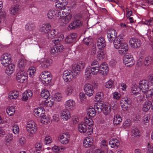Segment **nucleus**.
Listing matches in <instances>:
<instances>
[{"mask_svg": "<svg viewBox=\"0 0 153 153\" xmlns=\"http://www.w3.org/2000/svg\"><path fill=\"white\" fill-rule=\"evenodd\" d=\"M105 57L104 53L101 51H98L97 55V57L100 60L102 59Z\"/></svg>", "mask_w": 153, "mask_h": 153, "instance_id": "obj_48", "label": "nucleus"}, {"mask_svg": "<svg viewBox=\"0 0 153 153\" xmlns=\"http://www.w3.org/2000/svg\"><path fill=\"white\" fill-rule=\"evenodd\" d=\"M13 131L15 134H16L18 133L19 131V129L17 125H15L13 126Z\"/></svg>", "mask_w": 153, "mask_h": 153, "instance_id": "obj_61", "label": "nucleus"}, {"mask_svg": "<svg viewBox=\"0 0 153 153\" xmlns=\"http://www.w3.org/2000/svg\"><path fill=\"white\" fill-rule=\"evenodd\" d=\"M103 94L102 93H98L96 94L95 96V98L96 99V100L99 101L100 98H101V95Z\"/></svg>", "mask_w": 153, "mask_h": 153, "instance_id": "obj_62", "label": "nucleus"}, {"mask_svg": "<svg viewBox=\"0 0 153 153\" xmlns=\"http://www.w3.org/2000/svg\"><path fill=\"white\" fill-rule=\"evenodd\" d=\"M78 130L80 133L89 135L92 133L93 130L91 126H88L81 122L78 125Z\"/></svg>", "mask_w": 153, "mask_h": 153, "instance_id": "obj_3", "label": "nucleus"}, {"mask_svg": "<svg viewBox=\"0 0 153 153\" xmlns=\"http://www.w3.org/2000/svg\"><path fill=\"white\" fill-rule=\"evenodd\" d=\"M36 71V68H29L27 71V73L29 76L31 77H33L35 74Z\"/></svg>", "mask_w": 153, "mask_h": 153, "instance_id": "obj_32", "label": "nucleus"}, {"mask_svg": "<svg viewBox=\"0 0 153 153\" xmlns=\"http://www.w3.org/2000/svg\"><path fill=\"white\" fill-rule=\"evenodd\" d=\"M51 28L49 24L43 25L40 29V31L43 33H46V35Z\"/></svg>", "mask_w": 153, "mask_h": 153, "instance_id": "obj_22", "label": "nucleus"}, {"mask_svg": "<svg viewBox=\"0 0 153 153\" xmlns=\"http://www.w3.org/2000/svg\"><path fill=\"white\" fill-rule=\"evenodd\" d=\"M77 35L76 33H73L68 35L65 39V42L68 43H71L75 41Z\"/></svg>", "mask_w": 153, "mask_h": 153, "instance_id": "obj_19", "label": "nucleus"}, {"mask_svg": "<svg viewBox=\"0 0 153 153\" xmlns=\"http://www.w3.org/2000/svg\"><path fill=\"white\" fill-rule=\"evenodd\" d=\"M11 56L8 53L4 54L1 56V64H4L5 67H13L15 65L11 63Z\"/></svg>", "mask_w": 153, "mask_h": 153, "instance_id": "obj_4", "label": "nucleus"}, {"mask_svg": "<svg viewBox=\"0 0 153 153\" xmlns=\"http://www.w3.org/2000/svg\"><path fill=\"white\" fill-rule=\"evenodd\" d=\"M41 96L44 99H47L50 96V93L47 90H43L41 93Z\"/></svg>", "mask_w": 153, "mask_h": 153, "instance_id": "obj_30", "label": "nucleus"}, {"mask_svg": "<svg viewBox=\"0 0 153 153\" xmlns=\"http://www.w3.org/2000/svg\"><path fill=\"white\" fill-rule=\"evenodd\" d=\"M71 68V69L70 70L71 73L72 74L73 76L74 77L77 76L79 73V71H81L84 68Z\"/></svg>", "mask_w": 153, "mask_h": 153, "instance_id": "obj_23", "label": "nucleus"}, {"mask_svg": "<svg viewBox=\"0 0 153 153\" xmlns=\"http://www.w3.org/2000/svg\"><path fill=\"white\" fill-rule=\"evenodd\" d=\"M74 104V101L71 100H68L66 103L65 104V106L66 108H68L69 109L71 110L73 109V106Z\"/></svg>", "mask_w": 153, "mask_h": 153, "instance_id": "obj_29", "label": "nucleus"}, {"mask_svg": "<svg viewBox=\"0 0 153 153\" xmlns=\"http://www.w3.org/2000/svg\"><path fill=\"white\" fill-rule=\"evenodd\" d=\"M19 92L17 91H12L10 94L9 96V98L10 99H16L18 97Z\"/></svg>", "mask_w": 153, "mask_h": 153, "instance_id": "obj_33", "label": "nucleus"}, {"mask_svg": "<svg viewBox=\"0 0 153 153\" xmlns=\"http://www.w3.org/2000/svg\"><path fill=\"white\" fill-rule=\"evenodd\" d=\"M120 104L122 110L124 111H127L129 110L131 106V104H129L128 105V104Z\"/></svg>", "mask_w": 153, "mask_h": 153, "instance_id": "obj_46", "label": "nucleus"}, {"mask_svg": "<svg viewBox=\"0 0 153 153\" xmlns=\"http://www.w3.org/2000/svg\"><path fill=\"white\" fill-rule=\"evenodd\" d=\"M103 103L98 102L96 103L94 105V109L96 112L100 113L102 110Z\"/></svg>", "mask_w": 153, "mask_h": 153, "instance_id": "obj_24", "label": "nucleus"}, {"mask_svg": "<svg viewBox=\"0 0 153 153\" xmlns=\"http://www.w3.org/2000/svg\"><path fill=\"white\" fill-rule=\"evenodd\" d=\"M35 151H40L41 150L42 148V145L41 144L39 143H36L35 145Z\"/></svg>", "mask_w": 153, "mask_h": 153, "instance_id": "obj_54", "label": "nucleus"}, {"mask_svg": "<svg viewBox=\"0 0 153 153\" xmlns=\"http://www.w3.org/2000/svg\"><path fill=\"white\" fill-rule=\"evenodd\" d=\"M106 62H104L103 63H101L100 66L98 62V61L95 60L92 62L91 64V66L96 65V66L95 67H101L102 66H106Z\"/></svg>", "mask_w": 153, "mask_h": 153, "instance_id": "obj_38", "label": "nucleus"}, {"mask_svg": "<svg viewBox=\"0 0 153 153\" xmlns=\"http://www.w3.org/2000/svg\"><path fill=\"white\" fill-rule=\"evenodd\" d=\"M132 135L134 137H139L140 136V131L137 128H134L131 131Z\"/></svg>", "mask_w": 153, "mask_h": 153, "instance_id": "obj_37", "label": "nucleus"}, {"mask_svg": "<svg viewBox=\"0 0 153 153\" xmlns=\"http://www.w3.org/2000/svg\"><path fill=\"white\" fill-rule=\"evenodd\" d=\"M146 95L147 98L150 100L153 97V89L148 91L146 93Z\"/></svg>", "mask_w": 153, "mask_h": 153, "instance_id": "obj_44", "label": "nucleus"}, {"mask_svg": "<svg viewBox=\"0 0 153 153\" xmlns=\"http://www.w3.org/2000/svg\"><path fill=\"white\" fill-rule=\"evenodd\" d=\"M26 61L23 59H19L17 63L18 67H23L26 66Z\"/></svg>", "mask_w": 153, "mask_h": 153, "instance_id": "obj_41", "label": "nucleus"}, {"mask_svg": "<svg viewBox=\"0 0 153 153\" xmlns=\"http://www.w3.org/2000/svg\"><path fill=\"white\" fill-rule=\"evenodd\" d=\"M127 104L128 105L129 104H131L130 98L127 97L123 98L120 101V104Z\"/></svg>", "mask_w": 153, "mask_h": 153, "instance_id": "obj_34", "label": "nucleus"}, {"mask_svg": "<svg viewBox=\"0 0 153 153\" xmlns=\"http://www.w3.org/2000/svg\"><path fill=\"white\" fill-rule=\"evenodd\" d=\"M52 142L51 137L49 136H46L44 140V142L46 144H49Z\"/></svg>", "mask_w": 153, "mask_h": 153, "instance_id": "obj_51", "label": "nucleus"}, {"mask_svg": "<svg viewBox=\"0 0 153 153\" xmlns=\"http://www.w3.org/2000/svg\"><path fill=\"white\" fill-rule=\"evenodd\" d=\"M87 112V114L91 117H93L95 116L96 111L92 106H90L89 108H88Z\"/></svg>", "mask_w": 153, "mask_h": 153, "instance_id": "obj_28", "label": "nucleus"}, {"mask_svg": "<svg viewBox=\"0 0 153 153\" xmlns=\"http://www.w3.org/2000/svg\"><path fill=\"white\" fill-rule=\"evenodd\" d=\"M65 5V4H63L59 3L56 4V7L59 8L60 10H63V11H64L65 10H66L68 11V10H67L65 8H64Z\"/></svg>", "mask_w": 153, "mask_h": 153, "instance_id": "obj_58", "label": "nucleus"}, {"mask_svg": "<svg viewBox=\"0 0 153 153\" xmlns=\"http://www.w3.org/2000/svg\"><path fill=\"white\" fill-rule=\"evenodd\" d=\"M151 61L149 60V59L148 57L145 58V61L143 63L144 65L146 66H148L151 64Z\"/></svg>", "mask_w": 153, "mask_h": 153, "instance_id": "obj_57", "label": "nucleus"}, {"mask_svg": "<svg viewBox=\"0 0 153 153\" xmlns=\"http://www.w3.org/2000/svg\"><path fill=\"white\" fill-rule=\"evenodd\" d=\"M92 120L91 118H88L86 117L84 118V122H82L85 125L87 126H90V125L93 124V122L91 121Z\"/></svg>", "mask_w": 153, "mask_h": 153, "instance_id": "obj_39", "label": "nucleus"}, {"mask_svg": "<svg viewBox=\"0 0 153 153\" xmlns=\"http://www.w3.org/2000/svg\"><path fill=\"white\" fill-rule=\"evenodd\" d=\"M13 135L9 133L6 137L5 139L7 142H9L13 139Z\"/></svg>", "mask_w": 153, "mask_h": 153, "instance_id": "obj_55", "label": "nucleus"}, {"mask_svg": "<svg viewBox=\"0 0 153 153\" xmlns=\"http://www.w3.org/2000/svg\"><path fill=\"white\" fill-rule=\"evenodd\" d=\"M42 109V108L38 107L37 108H35L34 110V115H35L36 116L38 117V116H40L39 114V113L41 111Z\"/></svg>", "mask_w": 153, "mask_h": 153, "instance_id": "obj_53", "label": "nucleus"}, {"mask_svg": "<svg viewBox=\"0 0 153 153\" xmlns=\"http://www.w3.org/2000/svg\"><path fill=\"white\" fill-rule=\"evenodd\" d=\"M88 70L87 68H86V70L87 71L85 72V77L87 80L89 79L91 76V72L90 70V68H88Z\"/></svg>", "mask_w": 153, "mask_h": 153, "instance_id": "obj_45", "label": "nucleus"}, {"mask_svg": "<svg viewBox=\"0 0 153 153\" xmlns=\"http://www.w3.org/2000/svg\"><path fill=\"white\" fill-rule=\"evenodd\" d=\"M124 39L122 37H119L117 38L114 43V46L116 49H119V52L121 55H122L128 50V46L127 44L123 42Z\"/></svg>", "mask_w": 153, "mask_h": 153, "instance_id": "obj_1", "label": "nucleus"}, {"mask_svg": "<svg viewBox=\"0 0 153 153\" xmlns=\"http://www.w3.org/2000/svg\"><path fill=\"white\" fill-rule=\"evenodd\" d=\"M72 23L75 28L79 27L81 25V22L79 20L74 21Z\"/></svg>", "mask_w": 153, "mask_h": 153, "instance_id": "obj_49", "label": "nucleus"}, {"mask_svg": "<svg viewBox=\"0 0 153 153\" xmlns=\"http://www.w3.org/2000/svg\"><path fill=\"white\" fill-rule=\"evenodd\" d=\"M63 77L65 82H68L72 80L74 76L71 72L68 71H65L63 74Z\"/></svg>", "mask_w": 153, "mask_h": 153, "instance_id": "obj_13", "label": "nucleus"}, {"mask_svg": "<svg viewBox=\"0 0 153 153\" xmlns=\"http://www.w3.org/2000/svg\"><path fill=\"white\" fill-rule=\"evenodd\" d=\"M109 144L113 148L117 149L119 146L120 143L119 141L116 138L112 139L109 142Z\"/></svg>", "mask_w": 153, "mask_h": 153, "instance_id": "obj_20", "label": "nucleus"}, {"mask_svg": "<svg viewBox=\"0 0 153 153\" xmlns=\"http://www.w3.org/2000/svg\"><path fill=\"white\" fill-rule=\"evenodd\" d=\"M147 153H153V148L151 146L148 147L147 149Z\"/></svg>", "mask_w": 153, "mask_h": 153, "instance_id": "obj_64", "label": "nucleus"}, {"mask_svg": "<svg viewBox=\"0 0 153 153\" xmlns=\"http://www.w3.org/2000/svg\"><path fill=\"white\" fill-rule=\"evenodd\" d=\"M113 81L110 79L105 83V86L106 88H111L113 85Z\"/></svg>", "mask_w": 153, "mask_h": 153, "instance_id": "obj_50", "label": "nucleus"}, {"mask_svg": "<svg viewBox=\"0 0 153 153\" xmlns=\"http://www.w3.org/2000/svg\"><path fill=\"white\" fill-rule=\"evenodd\" d=\"M129 43L131 47L137 48L141 46V42L140 40L136 38H131L130 39Z\"/></svg>", "mask_w": 153, "mask_h": 153, "instance_id": "obj_8", "label": "nucleus"}, {"mask_svg": "<svg viewBox=\"0 0 153 153\" xmlns=\"http://www.w3.org/2000/svg\"><path fill=\"white\" fill-rule=\"evenodd\" d=\"M132 125V122L131 120L129 119L126 120L123 124V126L125 128H126L131 126Z\"/></svg>", "mask_w": 153, "mask_h": 153, "instance_id": "obj_42", "label": "nucleus"}, {"mask_svg": "<svg viewBox=\"0 0 153 153\" xmlns=\"http://www.w3.org/2000/svg\"><path fill=\"white\" fill-rule=\"evenodd\" d=\"M117 33L115 30L111 29L108 30L107 31V36L108 41L110 43H114L115 41L117 38L118 37L122 38V36H117Z\"/></svg>", "mask_w": 153, "mask_h": 153, "instance_id": "obj_5", "label": "nucleus"}, {"mask_svg": "<svg viewBox=\"0 0 153 153\" xmlns=\"http://www.w3.org/2000/svg\"><path fill=\"white\" fill-rule=\"evenodd\" d=\"M57 34V32L55 29H50L47 33L46 36L48 39H51L56 36Z\"/></svg>", "mask_w": 153, "mask_h": 153, "instance_id": "obj_17", "label": "nucleus"}, {"mask_svg": "<svg viewBox=\"0 0 153 153\" xmlns=\"http://www.w3.org/2000/svg\"><path fill=\"white\" fill-rule=\"evenodd\" d=\"M97 45L98 47L100 49H102L105 47L106 43L104 37H101L98 39Z\"/></svg>", "mask_w": 153, "mask_h": 153, "instance_id": "obj_18", "label": "nucleus"}, {"mask_svg": "<svg viewBox=\"0 0 153 153\" xmlns=\"http://www.w3.org/2000/svg\"><path fill=\"white\" fill-rule=\"evenodd\" d=\"M105 115H108L110 113V106L108 103H103L102 111Z\"/></svg>", "mask_w": 153, "mask_h": 153, "instance_id": "obj_21", "label": "nucleus"}, {"mask_svg": "<svg viewBox=\"0 0 153 153\" xmlns=\"http://www.w3.org/2000/svg\"><path fill=\"white\" fill-rule=\"evenodd\" d=\"M61 117L64 120H67L70 118V113L68 109H66L62 111L61 114Z\"/></svg>", "mask_w": 153, "mask_h": 153, "instance_id": "obj_15", "label": "nucleus"}, {"mask_svg": "<svg viewBox=\"0 0 153 153\" xmlns=\"http://www.w3.org/2000/svg\"><path fill=\"white\" fill-rule=\"evenodd\" d=\"M32 95L33 94L31 90L26 91L22 94V100L23 101H26L28 99H30Z\"/></svg>", "mask_w": 153, "mask_h": 153, "instance_id": "obj_16", "label": "nucleus"}, {"mask_svg": "<svg viewBox=\"0 0 153 153\" xmlns=\"http://www.w3.org/2000/svg\"><path fill=\"white\" fill-rule=\"evenodd\" d=\"M70 135L68 133H63L61 135L59 140L61 143L63 144H66L69 141Z\"/></svg>", "mask_w": 153, "mask_h": 153, "instance_id": "obj_12", "label": "nucleus"}, {"mask_svg": "<svg viewBox=\"0 0 153 153\" xmlns=\"http://www.w3.org/2000/svg\"><path fill=\"white\" fill-rule=\"evenodd\" d=\"M85 94L89 97L92 96L94 93L93 86L91 84L87 83L84 86Z\"/></svg>", "mask_w": 153, "mask_h": 153, "instance_id": "obj_9", "label": "nucleus"}, {"mask_svg": "<svg viewBox=\"0 0 153 153\" xmlns=\"http://www.w3.org/2000/svg\"><path fill=\"white\" fill-rule=\"evenodd\" d=\"M51 76L50 73L48 71H45L43 72L42 74L40 75V79H44V78L49 76Z\"/></svg>", "mask_w": 153, "mask_h": 153, "instance_id": "obj_40", "label": "nucleus"}, {"mask_svg": "<svg viewBox=\"0 0 153 153\" xmlns=\"http://www.w3.org/2000/svg\"><path fill=\"white\" fill-rule=\"evenodd\" d=\"M104 68H91L90 70L92 74H95L99 72L100 70L101 69L105 70Z\"/></svg>", "mask_w": 153, "mask_h": 153, "instance_id": "obj_36", "label": "nucleus"}, {"mask_svg": "<svg viewBox=\"0 0 153 153\" xmlns=\"http://www.w3.org/2000/svg\"><path fill=\"white\" fill-rule=\"evenodd\" d=\"M20 8L19 6L18 5L11 7L10 10V13L12 15H15L18 12Z\"/></svg>", "mask_w": 153, "mask_h": 153, "instance_id": "obj_25", "label": "nucleus"}, {"mask_svg": "<svg viewBox=\"0 0 153 153\" xmlns=\"http://www.w3.org/2000/svg\"><path fill=\"white\" fill-rule=\"evenodd\" d=\"M74 91V87L71 85H68L65 91V93L68 96L71 95Z\"/></svg>", "mask_w": 153, "mask_h": 153, "instance_id": "obj_35", "label": "nucleus"}, {"mask_svg": "<svg viewBox=\"0 0 153 153\" xmlns=\"http://www.w3.org/2000/svg\"><path fill=\"white\" fill-rule=\"evenodd\" d=\"M122 120L121 118H119L118 119H116V120H113V123L114 125H117L120 124Z\"/></svg>", "mask_w": 153, "mask_h": 153, "instance_id": "obj_60", "label": "nucleus"}, {"mask_svg": "<svg viewBox=\"0 0 153 153\" xmlns=\"http://www.w3.org/2000/svg\"><path fill=\"white\" fill-rule=\"evenodd\" d=\"M56 46H53V47L51 49V53L52 54H55L57 55L58 54V52H57V49H56Z\"/></svg>", "mask_w": 153, "mask_h": 153, "instance_id": "obj_59", "label": "nucleus"}, {"mask_svg": "<svg viewBox=\"0 0 153 153\" xmlns=\"http://www.w3.org/2000/svg\"><path fill=\"white\" fill-rule=\"evenodd\" d=\"M150 107L153 110V100L152 102L149 101H146L143 105L142 110L143 111L146 112L148 111Z\"/></svg>", "mask_w": 153, "mask_h": 153, "instance_id": "obj_11", "label": "nucleus"}, {"mask_svg": "<svg viewBox=\"0 0 153 153\" xmlns=\"http://www.w3.org/2000/svg\"><path fill=\"white\" fill-rule=\"evenodd\" d=\"M13 68H6L5 73L8 75H10L13 73Z\"/></svg>", "mask_w": 153, "mask_h": 153, "instance_id": "obj_52", "label": "nucleus"}, {"mask_svg": "<svg viewBox=\"0 0 153 153\" xmlns=\"http://www.w3.org/2000/svg\"><path fill=\"white\" fill-rule=\"evenodd\" d=\"M52 63V60L51 59H44L40 63V66L42 67H48Z\"/></svg>", "mask_w": 153, "mask_h": 153, "instance_id": "obj_26", "label": "nucleus"}, {"mask_svg": "<svg viewBox=\"0 0 153 153\" xmlns=\"http://www.w3.org/2000/svg\"><path fill=\"white\" fill-rule=\"evenodd\" d=\"M26 127L28 132L32 134L36 133L37 129V127L36 123L32 121L27 123Z\"/></svg>", "mask_w": 153, "mask_h": 153, "instance_id": "obj_7", "label": "nucleus"}, {"mask_svg": "<svg viewBox=\"0 0 153 153\" xmlns=\"http://www.w3.org/2000/svg\"><path fill=\"white\" fill-rule=\"evenodd\" d=\"M56 46V49H57V52H60L63 51L64 49L63 46L60 44H59Z\"/></svg>", "mask_w": 153, "mask_h": 153, "instance_id": "obj_56", "label": "nucleus"}, {"mask_svg": "<svg viewBox=\"0 0 153 153\" xmlns=\"http://www.w3.org/2000/svg\"><path fill=\"white\" fill-rule=\"evenodd\" d=\"M34 27V25L33 24L30 23H27L25 26V29L27 30L31 31L33 30Z\"/></svg>", "mask_w": 153, "mask_h": 153, "instance_id": "obj_47", "label": "nucleus"}, {"mask_svg": "<svg viewBox=\"0 0 153 153\" xmlns=\"http://www.w3.org/2000/svg\"><path fill=\"white\" fill-rule=\"evenodd\" d=\"M49 76L44 78V79H41V80L42 81L43 83H45L46 84H48L51 82L52 79V75Z\"/></svg>", "mask_w": 153, "mask_h": 153, "instance_id": "obj_43", "label": "nucleus"}, {"mask_svg": "<svg viewBox=\"0 0 153 153\" xmlns=\"http://www.w3.org/2000/svg\"><path fill=\"white\" fill-rule=\"evenodd\" d=\"M133 58V56L131 55H125L123 58V64L127 67H132L134 64V61Z\"/></svg>", "mask_w": 153, "mask_h": 153, "instance_id": "obj_6", "label": "nucleus"}, {"mask_svg": "<svg viewBox=\"0 0 153 153\" xmlns=\"http://www.w3.org/2000/svg\"><path fill=\"white\" fill-rule=\"evenodd\" d=\"M59 12L53 10H49L47 14L48 18L50 19H53L54 17L56 16L57 13L58 15V12Z\"/></svg>", "mask_w": 153, "mask_h": 153, "instance_id": "obj_27", "label": "nucleus"}, {"mask_svg": "<svg viewBox=\"0 0 153 153\" xmlns=\"http://www.w3.org/2000/svg\"><path fill=\"white\" fill-rule=\"evenodd\" d=\"M27 74L23 71H19L17 73L16 76L17 81L19 82L23 83L27 79Z\"/></svg>", "mask_w": 153, "mask_h": 153, "instance_id": "obj_10", "label": "nucleus"}, {"mask_svg": "<svg viewBox=\"0 0 153 153\" xmlns=\"http://www.w3.org/2000/svg\"><path fill=\"white\" fill-rule=\"evenodd\" d=\"M148 83V81L145 80H142L139 83V89L140 90H144V91H142V92H146V89H148L149 86Z\"/></svg>", "mask_w": 153, "mask_h": 153, "instance_id": "obj_14", "label": "nucleus"}, {"mask_svg": "<svg viewBox=\"0 0 153 153\" xmlns=\"http://www.w3.org/2000/svg\"><path fill=\"white\" fill-rule=\"evenodd\" d=\"M19 143L21 145H23L26 142V140L25 137H22L19 139Z\"/></svg>", "mask_w": 153, "mask_h": 153, "instance_id": "obj_63", "label": "nucleus"}, {"mask_svg": "<svg viewBox=\"0 0 153 153\" xmlns=\"http://www.w3.org/2000/svg\"><path fill=\"white\" fill-rule=\"evenodd\" d=\"M15 111V109L13 106L9 107L6 110L7 114L9 116L13 115Z\"/></svg>", "mask_w": 153, "mask_h": 153, "instance_id": "obj_31", "label": "nucleus"}, {"mask_svg": "<svg viewBox=\"0 0 153 153\" xmlns=\"http://www.w3.org/2000/svg\"><path fill=\"white\" fill-rule=\"evenodd\" d=\"M70 10H68V11L65 10L58 12V16L59 18H61L62 17H63L60 23L61 26H64L70 22L72 17V14H70Z\"/></svg>", "mask_w": 153, "mask_h": 153, "instance_id": "obj_2", "label": "nucleus"}]
</instances>
